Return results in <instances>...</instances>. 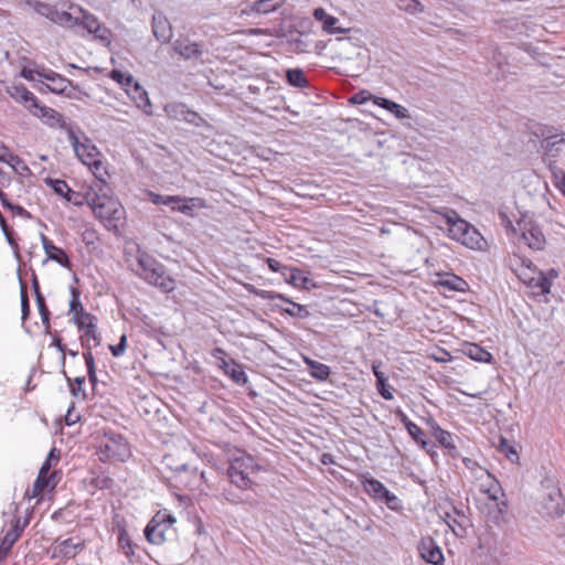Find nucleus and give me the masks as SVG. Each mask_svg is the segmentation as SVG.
Instances as JSON below:
<instances>
[{
	"label": "nucleus",
	"instance_id": "1",
	"mask_svg": "<svg viewBox=\"0 0 565 565\" xmlns=\"http://www.w3.org/2000/svg\"><path fill=\"white\" fill-rule=\"evenodd\" d=\"M501 225L507 230L510 239L518 246H525L532 250H544L547 244L546 236L542 226L529 213H522L520 217L513 221L505 212H499Z\"/></svg>",
	"mask_w": 565,
	"mask_h": 565
},
{
	"label": "nucleus",
	"instance_id": "2",
	"mask_svg": "<svg viewBox=\"0 0 565 565\" xmlns=\"http://www.w3.org/2000/svg\"><path fill=\"white\" fill-rule=\"evenodd\" d=\"M510 264L518 277L541 295L550 294L554 279L558 277L556 269L551 268L547 271L539 270L531 260L516 255L510 258Z\"/></svg>",
	"mask_w": 565,
	"mask_h": 565
},
{
	"label": "nucleus",
	"instance_id": "3",
	"mask_svg": "<svg viewBox=\"0 0 565 565\" xmlns=\"http://www.w3.org/2000/svg\"><path fill=\"white\" fill-rule=\"evenodd\" d=\"M136 273L148 284L160 288L163 292H171L175 288V281L164 269V266L147 253L137 256Z\"/></svg>",
	"mask_w": 565,
	"mask_h": 565
},
{
	"label": "nucleus",
	"instance_id": "4",
	"mask_svg": "<svg viewBox=\"0 0 565 565\" xmlns=\"http://www.w3.org/2000/svg\"><path fill=\"white\" fill-rule=\"evenodd\" d=\"M86 201L96 217L108 226L117 227V223L125 217V210L120 202L105 193L88 192Z\"/></svg>",
	"mask_w": 565,
	"mask_h": 565
},
{
	"label": "nucleus",
	"instance_id": "5",
	"mask_svg": "<svg viewBox=\"0 0 565 565\" xmlns=\"http://www.w3.org/2000/svg\"><path fill=\"white\" fill-rule=\"evenodd\" d=\"M67 136L77 158L85 166L89 167L98 181L105 183L107 171L104 162L102 161V154L97 147L88 139H85L84 142L79 141L78 137L72 129H68Z\"/></svg>",
	"mask_w": 565,
	"mask_h": 565
},
{
	"label": "nucleus",
	"instance_id": "6",
	"mask_svg": "<svg viewBox=\"0 0 565 565\" xmlns=\"http://www.w3.org/2000/svg\"><path fill=\"white\" fill-rule=\"evenodd\" d=\"M259 470L254 457L241 450H236L230 459L227 475L233 484L242 490L250 489L252 476Z\"/></svg>",
	"mask_w": 565,
	"mask_h": 565
},
{
	"label": "nucleus",
	"instance_id": "7",
	"mask_svg": "<svg viewBox=\"0 0 565 565\" xmlns=\"http://www.w3.org/2000/svg\"><path fill=\"white\" fill-rule=\"evenodd\" d=\"M175 521V518L166 510L157 512L145 529L147 540L157 545L164 543L168 535L173 533L172 526Z\"/></svg>",
	"mask_w": 565,
	"mask_h": 565
},
{
	"label": "nucleus",
	"instance_id": "8",
	"mask_svg": "<svg viewBox=\"0 0 565 565\" xmlns=\"http://www.w3.org/2000/svg\"><path fill=\"white\" fill-rule=\"evenodd\" d=\"M99 448L102 460L125 461L130 456L129 444L121 435L105 434Z\"/></svg>",
	"mask_w": 565,
	"mask_h": 565
},
{
	"label": "nucleus",
	"instance_id": "9",
	"mask_svg": "<svg viewBox=\"0 0 565 565\" xmlns=\"http://www.w3.org/2000/svg\"><path fill=\"white\" fill-rule=\"evenodd\" d=\"M70 10H75L81 14L78 25H83L87 32L95 36L96 40L100 41L105 45H109L111 43V31L100 23L97 17L84 10L79 6L71 4Z\"/></svg>",
	"mask_w": 565,
	"mask_h": 565
},
{
	"label": "nucleus",
	"instance_id": "10",
	"mask_svg": "<svg viewBox=\"0 0 565 565\" xmlns=\"http://www.w3.org/2000/svg\"><path fill=\"white\" fill-rule=\"evenodd\" d=\"M173 52L185 61L200 62L206 52L203 42H196L189 36L180 35L172 42Z\"/></svg>",
	"mask_w": 565,
	"mask_h": 565
},
{
	"label": "nucleus",
	"instance_id": "11",
	"mask_svg": "<svg viewBox=\"0 0 565 565\" xmlns=\"http://www.w3.org/2000/svg\"><path fill=\"white\" fill-rule=\"evenodd\" d=\"M362 484L366 493L374 500L385 502L391 510L398 509L399 501L397 497L390 492L381 481L371 476H363Z\"/></svg>",
	"mask_w": 565,
	"mask_h": 565
},
{
	"label": "nucleus",
	"instance_id": "12",
	"mask_svg": "<svg viewBox=\"0 0 565 565\" xmlns=\"http://www.w3.org/2000/svg\"><path fill=\"white\" fill-rule=\"evenodd\" d=\"M285 3L286 0H255L242 4L236 14L239 19L247 17L259 18L279 10Z\"/></svg>",
	"mask_w": 565,
	"mask_h": 565
},
{
	"label": "nucleus",
	"instance_id": "13",
	"mask_svg": "<svg viewBox=\"0 0 565 565\" xmlns=\"http://www.w3.org/2000/svg\"><path fill=\"white\" fill-rule=\"evenodd\" d=\"M541 147L544 150L543 160H556V157L565 149V134H552V129L543 131Z\"/></svg>",
	"mask_w": 565,
	"mask_h": 565
},
{
	"label": "nucleus",
	"instance_id": "14",
	"mask_svg": "<svg viewBox=\"0 0 565 565\" xmlns=\"http://www.w3.org/2000/svg\"><path fill=\"white\" fill-rule=\"evenodd\" d=\"M478 507L481 513L497 524L505 520L508 504L504 498L483 501L480 502Z\"/></svg>",
	"mask_w": 565,
	"mask_h": 565
},
{
	"label": "nucleus",
	"instance_id": "15",
	"mask_svg": "<svg viewBox=\"0 0 565 565\" xmlns=\"http://www.w3.org/2000/svg\"><path fill=\"white\" fill-rule=\"evenodd\" d=\"M170 198L175 201H173L171 204H168L167 206H170L173 211L180 212L191 217L194 216L195 209L206 207L205 200L201 198H186L180 195H170Z\"/></svg>",
	"mask_w": 565,
	"mask_h": 565
},
{
	"label": "nucleus",
	"instance_id": "16",
	"mask_svg": "<svg viewBox=\"0 0 565 565\" xmlns=\"http://www.w3.org/2000/svg\"><path fill=\"white\" fill-rule=\"evenodd\" d=\"M441 216L444 218L445 226L447 227L449 237L459 242L467 228L468 222L461 218L454 210L443 213Z\"/></svg>",
	"mask_w": 565,
	"mask_h": 565
},
{
	"label": "nucleus",
	"instance_id": "17",
	"mask_svg": "<svg viewBox=\"0 0 565 565\" xmlns=\"http://www.w3.org/2000/svg\"><path fill=\"white\" fill-rule=\"evenodd\" d=\"M418 551L423 559L433 565H440L444 562V555L440 547L431 537L422 539Z\"/></svg>",
	"mask_w": 565,
	"mask_h": 565
},
{
	"label": "nucleus",
	"instance_id": "18",
	"mask_svg": "<svg viewBox=\"0 0 565 565\" xmlns=\"http://www.w3.org/2000/svg\"><path fill=\"white\" fill-rule=\"evenodd\" d=\"M563 495L558 489H552L543 500V510L547 516L558 518L564 513Z\"/></svg>",
	"mask_w": 565,
	"mask_h": 565
},
{
	"label": "nucleus",
	"instance_id": "19",
	"mask_svg": "<svg viewBox=\"0 0 565 565\" xmlns=\"http://www.w3.org/2000/svg\"><path fill=\"white\" fill-rule=\"evenodd\" d=\"M6 92L10 95V97L19 103L24 104V106L29 109L38 107L36 97L22 84H11L6 87Z\"/></svg>",
	"mask_w": 565,
	"mask_h": 565
},
{
	"label": "nucleus",
	"instance_id": "20",
	"mask_svg": "<svg viewBox=\"0 0 565 565\" xmlns=\"http://www.w3.org/2000/svg\"><path fill=\"white\" fill-rule=\"evenodd\" d=\"M152 33L161 43L170 42L172 38V26L162 13L158 12L152 15Z\"/></svg>",
	"mask_w": 565,
	"mask_h": 565
},
{
	"label": "nucleus",
	"instance_id": "21",
	"mask_svg": "<svg viewBox=\"0 0 565 565\" xmlns=\"http://www.w3.org/2000/svg\"><path fill=\"white\" fill-rule=\"evenodd\" d=\"M440 516L456 536H463L466 534L468 518L462 512L452 508V512H444Z\"/></svg>",
	"mask_w": 565,
	"mask_h": 565
},
{
	"label": "nucleus",
	"instance_id": "22",
	"mask_svg": "<svg viewBox=\"0 0 565 565\" xmlns=\"http://www.w3.org/2000/svg\"><path fill=\"white\" fill-rule=\"evenodd\" d=\"M312 15L322 24V30L329 34L344 33L347 31L338 26L339 19L329 14L323 8H316Z\"/></svg>",
	"mask_w": 565,
	"mask_h": 565
},
{
	"label": "nucleus",
	"instance_id": "23",
	"mask_svg": "<svg viewBox=\"0 0 565 565\" xmlns=\"http://www.w3.org/2000/svg\"><path fill=\"white\" fill-rule=\"evenodd\" d=\"M76 13L75 10L64 11L53 7L49 20L61 26L73 29L79 24V15Z\"/></svg>",
	"mask_w": 565,
	"mask_h": 565
},
{
	"label": "nucleus",
	"instance_id": "24",
	"mask_svg": "<svg viewBox=\"0 0 565 565\" xmlns=\"http://www.w3.org/2000/svg\"><path fill=\"white\" fill-rule=\"evenodd\" d=\"M41 242H42V245H43V249L46 254V259L47 260H54L56 262L57 264H60L61 266L63 267H70V259H68V256L66 255V253L55 246L52 241H50L45 235H41Z\"/></svg>",
	"mask_w": 565,
	"mask_h": 565
},
{
	"label": "nucleus",
	"instance_id": "25",
	"mask_svg": "<svg viewBox=\"0 0 565 565\" xmlns=\"http://www.w3.org/2000/svg\"><path fill=\"white\" fill-rule=\"evenodd\" d=\"M84 546L83 542L74 537L66 539L58 543L54 550V554L65 559L76 556L79 550Z\"/></svg>",
	"mask_w": 565,
	"mask_h": 565
},
{
	"label": "nucleus",
	"instance_id": "26",
	"mask_svg": "<svg viewBox=\"0 0 565 565\" xmlns=\"http://www.w3.org/2000/svg\"><path fill=\"white\" fill-rule=\"evenodd\" d=\"M127 93L131 96L139 109H141L147 115L152 114V105L148 93L140 86L138 82L134 84V88L131 90H127Z\"/></svg>",
	"mask_w": 565,
	"mask_h": 565
},
{
	"label": "nucleus",
	"instance_id": "27",
	"mask_svg": "<svg viewBox=\"0 0 565 565\" xmlns=\"http://www.w3.org/2000/svg\"><path fill=\"white\" fill-rule=\"evenodd\" d=\"M0 162L9 164L15 172L20 174L29 172V168L22 161V159L12 153L4 145H0Z\"/></svg>",
	"mask_w": 565,
	"mask_h": 565
},
{
	"label": "nucleus",
	"instance_id": "28",
	"mask_svg": "<svg viewBox=\"0 0 565 565\" xmlns=\"http://www.w3.org/2000/svg\"><path fill=\"white\" fill-rule=\"evenodd\" d=\"M459 243L471 249H481L484 245V239L473 225L467 223V228Z\"/></svg>",
	"mask_w": 565,
	"mask_h": 565
},
{
	"label": "nucleus",
	"instance_id": "29",
	"mask_svg": "<svg viewBox=\"0 0 565 565\" xmlns=\"http://www.w3.org/2000/svg\"><path fill=\"white\" fill-rule=\"evenodd\" d=\"M32 109L33 115L41 118L46 125L51 127H57L62 125V115L55 109L46 106H40L39 104L38 107H33Z\"/></svg>",
	"mask_w": 565,
	"mask_h": 565
},
{
	"label": "nucleus",
	"instance_id": "30",
	"mask_svg": "<svg viewBox=\"0 0 565 565\" xmlns=\"http://www.w3.org/2000/svg\"><path fill=\"white\" fill-rule=\"evenodd\" d=\"M20 520L15 519L14 524L12 525V529L7 532L4 535L1 544H0V561L3 559L7 555V553L10 551L12 545L17 542L19 539L22 527L19 525Z\"/></svg>",
	"mask_w": 565,
	"mask_h": 565
},
{
	"label": "nucleus",
	"instance_id": "31",
	"mask_svg": "<svg viewBox=\"0 0 565 565\" xmlns=\"http://www.w3.org/2000/svg\"><path fill=\"white\" fill-rule=\"evenodd\" d=\"M38 75L50 82L49 88L54 93H63L70 86V81L53 71L39 72Z\"/></svg>",
	"mask_w": 565,
	"mask_h": 565
},
{
	"label": "nucleus",
	"instance_id": "32",
	"mask_svg": "<svg viewBox=\"0 0 565 565\" xmlns=\"http://www.w3.org/2000/svg\"><path fill=\"white\" fill-rule=\"evenodd\" d=\"M220 367L228 375L235 383L245 384L247 382V375L243 367L235 361H223Z\"/></svg>",
	"mask_w": 565,
	"mask_h": 565
},
{
	"label": "nucleus",
	"instance_id": "33",
	"mask_svg": "<svg viewBox=\"0 0 565 565\" xmlns=\"http://www.w3.org/2000/svg\"><path fill=\"white\" fill-rule=\"evenodd\" d=\"M373 103L376 106H380V107L388 110L398 119H405V118L409 117L408 110L404 106H402L393 100L386 99L384 97H374Z\"/></svg>",
	"mask_w": 565,
	"mask_h": 565
},
{
	"label": "nucleus",
	"instance_id": "34",
	"mask_svg": "<svg viewBox=\"0 0 565 565\" xmlns=\"http://www.w3.org/2000/svg\"><path fill=\"white\" fill-rule=\"evenodd\" d=\"M303 362L310 369V375L318 381H327L331 374L330 367L323 363L310 358H305Z\"/></svg>",
	"mask_w": 565,
	"mask_h": 565
},
{
	"label": "nucleus",
	"instance_id": "35",
	"mask_svg": "<svg viewBox=\"0 0 565 565\" xmlns=\"http://www.w3.org/2000/svg\"><path fill=\"white\" fill-rule=\"evenodd\" d=\"M476 487L479 489L480 492L487 491L499 482L487 469L482 467H478L476 469Z\"/></svg>",
	"mask_w": 565,
	"mask_h": 565
},
{
	"label": "nucleus",
	"instance_id": "36",
	"mask_svg": "<svg viewBox=\"0 0 565 565\" xmlns=\"http://www.w3.org/2000/svg\"><path fill=\"white\" fill-rule=\"evenodd\" d=\"M438 284L441 287H445L454 291H463L467 287V282L463 279L452 274H447L443 276L439 279Z\"/></svg>",
	"mask_w": 565,
	"mask_h": 565
},
{
	"label": "nucleus",
	"instance_id": "37",
	"mask_svg": "<svg viewBox=\"0 0 565 565\" xmlns=\"http://www.w3.org/2000/svg\"><path fill=\"white\" fill-rule=\"evenodd\" d=\"M465 354L469 356L471 360L478 362H490L492 360V354L479 347L478 344H469L465 349Z\"/></svg>",
	"mask_w": 565,
	"mask_h": 565
},
{
	"label": "nucleus",
	"instance_id": "38",
	"mask_svg": "<svg viewBox=\"0 0 565 565\" xmlns=\"http://www.w3.org/2000/svg\"><path fill=\"white\" fill-rule=\"evenodd\" d=\"M277 298L288 303V307L284 308L287 315L301 319L309 317V311L305 306L296 303L282 295H277Z\"/></svg>",
	"mask_w": 565,
	"mask_h": 565
},
{
	"label": "nucleus",
	"instance_id": "39",
	"mask_svg": "<svg viewBox=\"0 0 565 565\" xmlns=\"http://www.w3.org/2000/svg\"><path fill=\"white\" fill-rule=\"evenodd\" d=\"M430 427L433 429L434 437L440 443V445L448 449L456 448L450 433L440 428L435 422L430 423Z\"/></svg>",
	"mask_w": 565,
	"mask_h": 565
},
{
	"label": "nucleus",
	"instance_id": "40",
	"mask_svg": "<svg viewBox=\"0 0 565 565\" xmlns=\"http://www.w3.org/2000/svg\"><path fill=\"white\" fill-rule=\"evenodd\" d=\"M286 77L291 86L298 88H306L309 85L303 71L300 68L288 70L286 73Z\"/></svg>",
	"mask_w": 565,
	"mask_h": 565
},
{
	"label": "nucleus",
	"instance_id": "41",
	"mask_svg": "<svg viewBox=\"0 0 565 565\" xmlns=\"http://www.w3.org/2000/svg\"><path fill=\"white\" fill-rule=\"evenodd\" d=\"M401 11L416 15L424 12L425 7L418 0H395Z\"/></svg>",
	"mask_w": 565,
	"mask_h": 565
},
{
	"label": "nucleus",
	"instance_id": "42",
	"mask_svg": "<svg viewBox=\"0 0 565 565\" xmlns=\"http://www.w3.org/2000/svg\"><path fill=\"white\" fill-rule=\"evenodd\" d=\"M110 78L124 86L126 92L131 90L134 88V84L137 83L131 74L124 73L119 70H113L110 72Z\"/></svg>",
	"mask_w": 565,
	"mask_h": 565
},
{
	"label": "nucleus",
	"instance_id": "43",
	"mask_svg": "<svg viewBox=\"0 0 565 565\" xmlns=\"http://www.w3.org/2000/svg\"><path fill=\"white\" fill-rule=\"evenodd\" d=\"M188 107L182 103H171L166 105L164 111L169 118L183 121Z\"/></svg>",
	"mask_w": 565,
	"mask_h": 565
},
{
	"label": "nucleus",
	"instance_id": "44",
	"mask_svg": "<svg viewBox=\"0 0 565 565\" xmlns=\"http://www.w3.org/2000/svg\"><path fill=\"white\" fill-rule=\"evenodd\" d=\"M544 163L551 171L555 184L561 188L565 183V171L556 164V160L544 159Z\"/></svg>",
	"mask_w": 565,
	"mask_h": 565
},
{
	"label": "nucleus",
	"instance_id": "45",
	"mask_svg": "<svg viewBox=\"0 0 565 565\" xmlns=\"http://www.w3.org/2000/svg\"><path fill=\"white\" fill-rule=\"evenodd\" d=\"M73 321L79 329H84L95 323L96 318L92 313L86 312L84 308H81L79 311L75 312L73 316Z\"/></svg>",
	"mask_w": 565,
	"mask_h": 565
},
{
	"label": "nucleus",
	"instance_id": "46",
	"mask_svg": "<svg viewBox=\"0 0 565 565\" xmlns=\"http://www.w3.org/2000/svg\"><path fill=\"white\" fill-rule=\"evenodd\" d=\"M406 430L412 436V438L422 446V448H427L428 443L426 439V434L419 426H417L415 423H407Z\"/></svg>",
	"mask_w": 565,
	"mask_h": 565
},
{
	"label": "nucleus",
	"instance_id": "47",
	"mask_svg": "<svg viewBox=\"0 0 565 565\" xmlns=\"http://www.w3.org/2000/svg\"><path fill=\"white\" fill-rule=\"evenodd\" d=\"M480 494H481V498L478 499V503L483 502V501H488V500L490 501L492 499H502V498H504L503 489H502V487L500 486L499 482H497L495 484L490 487L489 490L480 492Z\"/></svg>",
	"mask_w": 565,
	"mask_h": 565
},
{
	"label": "nucleus",
	"instance_id": "48",
	"mask_svg": "<svg viewBox=\"0 0 565 565\" xmlns=\"http://www.w3.org/2000/svg\"><path fill=\"white\" fill-rule=\"evenodd\" d=\"M498 449L505 455L511 462L519 460V455L514 447L509 443L508 439L501 437L499 440Z\"/></svg>",
	"mask_w": 565,
	"mask_h": 565
},
{
	"label": "nucleus",
	"instance_id": "49",
	"mask_svg": "<svg viewBox=\"0 0 565 565\" xmlns=\"http://www.w3.org/2000/svg\"><path fill=\"white\" fill-rule=\"evenodd\" d=\"M118 545H119V548L122 551V553L126 556L129 557V556L134 555V553H135L134 544L125 530L119 531Z\"/></svg>",
	"mask_w": 565,
	"mask_h": 565
},
{
	"label": "nucleus",
	"instance_id": "50",
	"mask_svg": "<svg viewBox=\"0 0 565 565\" xmlns=\"http://www.w3.org/2000/svg\"><path fill=\"white\" fill-rule=\"evenodd\" d=\"M34 289H35V296H36V305H38L42 321L46 327H49L50 311L47 310V308L45 306V300H44L43 296L39 291V286H38L36 280L34 281Z\"/></svg>",
	"mask_w": 565,
	"mask_h": 565
},
{
	"label": "nucleus",
	"instance_id": "51",
	"mask_svg": "<svg viewBox=\"0 0 565 565\" xmlns=\"http://www.w3.org/2000/svg\"><path fill=\"white\" fill-rule=\"evenodd\" d=\"M51 183H52V186H53V190L55 191V193L64 196L67 201L73 202L72 196H70V194L73 192L71 191V189L68 188V185L65 181L53 180V181H51ZM74 203L79 204V202H76V201H74Z\"/></svg>",
	"mask_w": 565,
	"mask_h": 565
},
{
	"label": "nucleus",
	"instance_id": "52",
	"mask_svg": "<svg viewBox=\"0 0 565 565\" xmlns=\"http://www.w3.org/2000/svg\"><path fill=\"white\" fill-rule=\"evenodd\" d=\"M52 478H53V475L50 477H44V476L39 475L36 480L34 481L31 497L35 498V497L40 495L44 491V489L49 487Z\"/></svg>",
	"mask_w": 565,
	"mask_h": 565
},
{
	"label": "nucleus",
	"instance_id": "53",
	"mask_svg": "<svg viewBox=\"0 0 565 565\" xmlns=\"http://www.w3.org/2000/svg\"><path fill=\"white\" fill-rule=\"evenodd\" d=\"M55 451L56 450L54 448L49 452L45 462L40 468L39 475L47 477L51 467L58 461V455H56Z\"/></svg>",
	"mask_w": 565,
	"mask_h": 565
},
{
	"label": "nucleus",
	"instance_id": "54",
	"mask_svg": "<svg viewBox=\"0 0 565 565\" xmlns=\"http://www.w3.org/2000/svg\"><path fill=\"white\" fill-rule=\"evenodd\" d=\"M30 6L32 7V9L40 15L49 19L50 15H51V11L53 9V6L51 4H47V3H44V2H41V1H33V2H30Z\"/></svg>",
	"mask_w": 565,
	"mask_h": 565
},
{
	"label": "nucleus",
	"instance_id": "55",
	"mask_svg": "<svg viewBox=\"0 0 565 565\" xmlns=\"http://www.w3.org/2000/svg\"><path fill=\"white\" fill-rule=\"evenodd\" d=\"M71 296L72 299L70 301V312L74 316L75 312H78L79 309L83 308V306L79 299V291L76 288L71 287Z\"/></svg>",
	"mask_w": 565,
	"mask_h": 565
},
{
	"label": "nucleus",
	"instance_id": "56",
	"mask_svg": "<svg viewBox=\"0 0 565 565\" xmlns=\"http://www.w3.org/2000/svg\"><path fill=\"white\" fill-rule=\"evenodd\" d=\"M183 121L200 127L204 122V119L198 113L188 108Z\"/></svg>",
	"mask_w": 565,
	"mask_h": 565
},
{
	"label": "nucleus",
	"instance_id": "57",
	"mask_svg": "<svg viewBox=\"0 0 565 565\" xmlns=\"http://www.w3.org/2000/svg\"><path fill=\"white\" fill-rule=\"evenodd\" d=\"M374 97L375 96L369 93L367 90H361L351 97V103L362 105L370 99L373 100Z\"/></svg>",
	"mask_w": 565,
	"mask_h": 565
},
{
	"label": "nucleus",
	"instance_id": "58",
	"mask_svg": "<svg viewBox=\"0 0 565 565\" xmlns=\"http://www.w3.org/2000/svg\"><path fill=\"white\" fill-rule=\"evenodd\" d=\"M126 344H127V337L125 334H122L120 337L119 343L116 345H110L109 350L114 356H116V358L121 356L125 353Z\"/></svg>",
	"mask_w": 565,
	"mask_h": 565
},
{
	"label": "nucleus",
	"instance_id": "59",
	"mask_svg": "<svg viewBox=\"0 0 565 565\" xmlns=\"http://www.w3.org/2000/svg\"><path fill=\"white\" fill-rule=\"evenodd\" d=\"M84 359L86 362L89 379H90V381H95L96 380L95 363H94V358H93L92 352L88 351V352L84 353Z\"/></svg>",
	"mask_w": 565,
	"mask_h": 565
},
{
	"label": "nucleus",
	"instance_id": "60",
	"mask_svg": "<svg viewBox=\"0 0 565 565\" xmlns=\"http://www.w3.org/2000/svg\"><path fill=\"white\" fill-rule=\"evenodd\" d=\"M149 198L151 202L157 205H168L174 201L173 199L170 198V195L163 196L153 192H149Z\"/></svg>",
	"mask_w": 565,
	"mask_h": 565
},
{
	"label": "nucleus",
	"instance_id": "61",
	"mask_svg": "<svg viewBox=\"0 0 565 565\" xmlns=\"http://www.w3.org/2000/svg\"><path fill=\"white\" fill-rule=\"evenodd\" d=\"M84 330H85V337L87 338V340L92 339L94 341V345H98L99 338L97 334L96 322L90 324L89 327L84 328Z\"/></svg>",
	"mask_w": 565,
	"mask_h": 565
},
{
	"label": "nucleus",
	"instance_id": "62",
	"mask_svg": "<svg viewBox=\"0 0 565 565\" xmlns=\"http://www.w3.org/2000/svg\"><path fill=\"white\" fill-rule=\"evenodd\" d=\"M376 387H377V391H379L380 395L384 399H386V401L393 399L392 392L390 391V388L386 387V379L383 380V385L376 384Z\"/></svg>",
	"mask_w": 565,
	"mask_h": 565
},
{
	"label": "nucleus",
	"instance_id": "63",
	"mask_svg": "<svg viewBox=\"0 0 565 565\" xmlns=\"http://www.w3.org/2000/svg\"><path fill=\"white\" fill-rule=\"evenodd\" d=\"M373 374L376 377V384L383 385V380H385V374L380 370V364L373 363L372 366Z\"/></svg>",
	"mask_w": 565,
	"mask_h": 565
},
{
	"label": "nucleus",
	"instance_id": "64",
	"mask_svg": "<svg viewBox=\"0 0 565 565\" xmlns=\"http://www.w3.org/2000/svg\"><path fill=\"white\" fill-rule=\"evenodd\" d=\"M212 356L218 361V365L223 364V361H226V352L222 348H215L212 351Z\"/></svg>",
	"mask_w": 565,
	"mask_h": 565
}]
</instances>
